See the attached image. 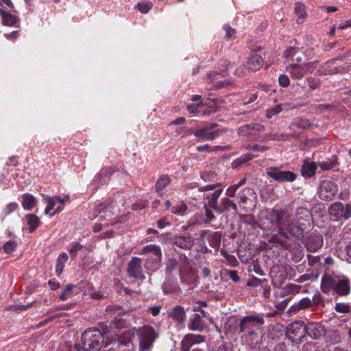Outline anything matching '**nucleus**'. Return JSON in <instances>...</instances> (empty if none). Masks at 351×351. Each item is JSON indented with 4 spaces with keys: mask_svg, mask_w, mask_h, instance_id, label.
I'll list each match as a JSON object with an SVG mask.
<instances>
[{
    "mask_svg": "<svg viewBox=\"0 0 351 351\" xmlns=\"http://www.w3.org/2000/svg\"><path fill=\"white\" fill-rule=\"evenodd\" d=\"M177 267V261L174 258H170L168 260L166 265V271L167 273H171Z\"/></svg>",
    "mask_w": 351,
    "mask_h": 351,
    "instance_id": "6e6d98bb",
    "label": "nucleus"
},
{
    "mask_svg": "<svg viewBox=\"0 0 351 351\" xmlns=\"http://www.w3.org/2000/svg\"><path fill=\"white\" fill-rule=\"evenodd\" d=\"M142 264V258L136 256L132 257L127 266L128 276L135 280H145V275Z\"/></svg>",
    "mask_w": 351,
    "mask_h": 351,
    "instance_id": "4468645a",
    "label": "nucleus"
},
{
    "mask_svg": "<svg viewBox=\"0 0 351 351\" xmlns=\"http://www.w3.org/2000/svg\"><path fill=\"white\" fill-rule=\"evenodd\" d=\"M138 351H151L159 333L151 326H143L137 331Z\"/></svg>",
    "mask_w": 351,
    "mask_h": 351,
    "instance_id": "423d86ee",
    "label": "nucleus"
},
{
    "mask_svg": "<svg viewBox=\"0 0 351 351\" xmlns=\"http://www.w3.org/2000/svg\"><path fill=\"white\" fill-rule=\"evenodd\" d=\"M335 309L337 312L341 313H348L350 312V306L345 303H336Z\"/></svg>",
    "mask_w": 351,
    "mask_h": 351,
    "instance_id": "49530a36",
    "label": "nucleus"
},
{
    "mask_svg": "<svg viewBox=\"0 0 351 351\" xmlns=\"http://www.w3.org/2000/svg\"><path fill=\"white\" fill-rule=\"evenodd\" d=\"M64 201V199L60 196L48 197L47 206L45 210V213L49 214L50 217H53L56 213L62 211V207L61 205L56 206L58 203L63 204Z\"/></svg>",
    "mask_w": 351,
    "mask_h": 351,
    "instance_id": "6ab92c4d",
    "label": "nucleus"
},
{
    "mask_svg": "<svg viewBox=\"0 0 351 351\" xmlns=\"http://www.w3.org/2000/svg\"><path fill=\"white\" fill-rule=\"evenodd\" d=\"M212 208L209 207L208 204H204L203 209L205 212L206 219L205 223H210L215 219V216L211 210Z\"/></svg>",
    "mask_w": 351,
    "mask_h": 351,
    "instance_id": "c03bdc74",
    "label": "nucleus"
},
{
    "mask_svg": "<svg viewBox=\"0 0 351 351\" xmlns=\"http://www.w3.org/2000/svg\"><path fill=\"white\" fill-rule=\"evenodd\" d=\"M337 192V185L331 180H325L321 182L319 197L321 199L328 202L333 199Z\"/></svg>",
    "mask_w": 351,
    "mask_h": 351,
    "instance_id": "2eb2a0df",
    "label": "nucleus"
},
{
    "mask_svg": "<svg viewBox=\"0 0 351 351\" xmlns=\"http://www.w3.org/2000/svg\"><path fill=\"white\" fill-rule=\"evenodd\" d=\"M23 220L26 225L28 226V230L30 233L34 232L40 224V220L39 217H38L35 214L32 213L27 214L25 216Z\"/></svg>",
    "mask_w": 351,
    "mask_h": 351,
    "instance_id": "7c9ffc66",
    "label": "nucleus"
},
{
    "mask_svg": "<svg viewBox=\"0 0 351 351\" xmlns=\"http://www.w3.org/2000/svg\"><path fill=\"white\" fill-rule=\"evenodd\" d=\"M187 208V206L185 204H180L176 206H173L171 208V212L173 214L182 215L184 214Z\"/></svg>",
    "mask_w": 351,
    "mask_h": 351,
    "instance_id": "09e8293b",
    "label": "nucleus"
},
{
    "mask_svg": "<svg viewBox=\"0 0 351 351\" xmlns=\"http://www.w3.org/2000/svg\"><path fill=\"white\" fill-rule=\"evenodd\" d=\"M269 215L271 221L266 226L265 228L267 229L272 227L274 222L278 226V229L285 228L293 220L290 212L286 208L272 209Z\"/></svg>",
    "mask_w": 351,
    "mask_h": 351,
    "instance_id": "9d476101",
    "label": "nucleus"
},
{
    "mask_svg": "<svg viewBox=\"0 0 351 351\" xmlns=\"http://www.w3.org/2000/svg\"><path fill=\"white\" fill-rule=\"evenodd\" d=\"M205 341V337L201 335L187 334L181 341V351H189L191 348L195 345L202 343Z\"/></svg>",
    "mask_w": 351,
    "mask_h": 351,
    "instance_id": "f3484780",
    "label": "nucleus"
},
{
    "mask_svg": "<svg viewBox=\"0 0 351 351\" xmlns=\"http://www.w3.org/2000/svg\"><path fill=\"white\" fill-rule=\"evenodd\" d=\"M295 14L298 16L296 22L297 23H302L304 22V20L307 16L306 11V6L300 3L297 2L295 4Z\"/></svg>",
    "mask_w": 351,
    "mask_h": 351,
    "instance_id": "72a5a7b5",
    "label": "nucleus"
},
{
    "mask_svg": "<svg viewBox=\"0 0 351 351\" xmlns=\"http://www.w3.org/2000/svg\"><path fill=\"white\" fill-rule=\"evenodd\" d=\"M250 149L252 152H264L269 149V147L266 145H254L251 147Z\"/></svg>",
    "mask_w": 351,
    "mask_h": 351,
    "instance_id": "0e129e2a",
    "label": "nucleus"
},
{
    "mask_svg": "<svg viewBox=\"0 0 351 351\" xmlns=\"http://www.w3.org/2000/svg\"><path fill=\"white\" fill-rule=\"evenodd\" d=\"M0 14L2 18L1 23L5 26H16V25L19 22V17L12 15L2 9H0Z\"/></svg>",
    "mask_w": 351,
    "mask_h": 351,
    "instance_id": "2f4dec72",
    "label": "nucleus"
},
{
    "mask_svg": "<svg viewBox=\"0 0 351 351\" xmlns=\"http://www.w3.org/2000/svg\"><path fill=\"white\" fill-rule=\"evenodd\" d=\"M317 165V167H319L323 171L333 169L338 165L337 157L333 156L327 160L319 162Z\"/></svg>",
    "mask_w": 351,
    "mask_h": 351,
    "instance_id": "473e14b6",
    "label": "nucleus"
},
{
    "mask_svg": "<svg viewBox=\"0 0 351 351\" xmlns=\"http://www.w3.org/2000/svg\"><path fill=\"white\" fill-rule=\"evenodd\" d=\"M304 335L313 339H318L325 333L324 326L321 322H308L304 327Z\"/></svg>",
    "mask_w": 351,
    "mask_h": 351,
    "instance_id": "dca6fc26",
    "label": "nucleus"
},
{
    "mask_svg": "<svg viewBox=\"0 0 351 351\" xmlns=\"http://www.w3.org/2000/svg\"><path fill=\"white\" fill-rule=\"evenodd\" d=\"M265 128L260 123H250L241 126L239 129V134L243 136H248L252 140L265 141L271 140H286L287 135L280 134V137H276V136H262L265 132Z\"/></svg>",
    "mask_w": 351,
    "mask_h": 351,
    "instance_id": "20e7f679",
    "label": "nucleus"
},
{
    "mask_svg": "<svg viewBox=\"0 0 351 351\" xmlns=\"http://www.w3.org/2000/svg\"><path fill=\"white\" fill-rule=\"evenodd\" d=\"M328 213L333 221H338L341 219L347 220L351 217V204L343 205L339 202H335L330 206Z\"/></svg>",
    "mask_w": 351,
    "mask_h": 351,
    "instance_id": "9b49d317",
    "label": "nucleus"
},
{
    "mask_svg": "<svg viewBox=\"0 0 351 351\" xmlns=\"http://www.w3.org/2000/svg\"><path fill=\"white\" fill-rule=\"evenodd\" d=\"M223 192V188H219L214 192L206 195L205 199L208 200L209 207L212 208L215 212L219 207L218 200Z\"/></svg>",
    "mask_w": 351,
    "mask_h": 351,
    "instance_id": "c85d7f7f",
    "label": "nucleus"
},
{
    "mask_svg": "<svg viewBox=\"0 0 351 351\" xmlns=\"http://www.w3.org/2000/svg\"><path fill=\"white\" fill-rule=\"evenodd\" d=\"M217 126L216 123L205 122L197 125L193 134L199 142L213 141L223 133V130L216 129Z\"/></svg>",
    "mask_w": 351,
    "mask_h": 351,
    "instance_id": "0eeeda50",
    "label": "nucleus"
},
{
    "mask_svg": "<svg viewBox=\"0 0 351 351\" xmlns=\"http://www.w3.org/2000/svg\"><path fill=\"white\" fill-rule=\"evenodd\" d=\"M170 226L171 223L169 221H166L165 219H160L156 222V226L160 230L164 229L166 227Z\"/></svg>",
    "mask_w": 351,
    "mask_h": 351,
    "instance_id": "e2e57ef3",
    "label": "nucleus"
},
{
    "mask_svg": "<svg viewBox=\"0 0 351 351\" xmlns=\"http://www.w3.org/2000/svg\"><path fill=\"white\" fill-rule=\"evenodd\" d=\"M267 176L278 182H293L297 175L289 170H282L280 167H272L267 169Z\"/></svg>",
    "mask_w": 351,
    "mask_h": 351,
    "instance_id": "ddd939ff",
    "label": "nucleus"
},
{
    "mask_svg": "<svg viewBox=\"0 0 351 351\" xmlns=\"http://www.w3.org/2000/svg\"><path fill=\"white\" fill-rule=\"evenodd\" d=\"M68 259L69 256L65 252H62L58 256L56 265V273L57 276H60L64 268L65 263L68 261Z\"/></svg>",
    "mask_w": 351,
    "mask_h": 351,
    "instance_id": "c9c22d12",
    "label": "nucleus"
},
{
    "mask_svg": "<svg viewBox=\"0 0 351 351\" xmlns=\"http://www.w3.org/2000/svg\"><path fill=\"white\" fill-rule=\"evenodd\" d=\"M188 328L193 331L202 332L205 329V322L199 314L195 313L188 324Z\"/></svg>",
    "mask_w": 351,
    "mask_h": 351,
    "instance_id": "cd10ccee",
    "label": "nucleus"
},
{
    "mask_svg": "<svg viewBox=\"0 0 351 351\" xmlns=\"http://www.w3.org/2000/svg\"><path fill=\"white\" fill-rule=\"evenodd\" d=\"M311 301L313 302V305L318 306L323 302V298L321 294H315Z\"/></svg>",
    "mask_w": 351,
    "mask_h": 351,
    "instance_id": "338daca9",
    "label": "nucleus"
},
{
    "mask_svg": "<svg viewBox=\"0 0 351 351\" xmlns=\"http://www.w3.org/2000/svg\"><path fill=\"white\" fill-rule=\"evenodd\" d=\"M293 220L304 222L308 226L312 220V216L308 209L304 207H298L295 210Z\"/></svg>",
    "mask_w": 351,
    "mask_h": 351,
    "instance_id": "b1692460",
    "label": "nucleus"
},
{
    "mask_svg": "<svg viewBox=\"0 0 351 351\" xmlns=\"http://www.w3.org/2000/svg\"><path fill=\"white\" fill-rule=\"evenodd\" d=\"M162 289L164 292L172 293L177 292L178 287L177 285L173 284V282H171L170 280H168L163 284Z\"/></svg>",
    "mask_w": 351,
    "mask_h": 351,
    "instance_id": "a19ab883",
    "label": "nucleus"
},
{
    "mask_svg": "<svg viewBox=\"0 0 351 351\" xmlns=\"http://www.w3.org/2000/svg\"><path fill=\"white\" fill-rule=\"evenodd\" d=\"M282 110V104H278L275 107L267 110V117L270 119L273 116L278 114Z\"/></svg>",
    "mask_w": 351,
    "mask_h": 351,
    "instance_id": "603ef678",
    "label": "nucleus"
},
{
    "mask_svg": "<svg viewBox=\"0 0 351 351\" xmlns=\"http://www.w3.org/2000/svg\"><path fill=\"white\" fill-rule=\"evenodd\" d=\"M315 62H308L303 64H290L287 66L286 71L289 73L293 80H300L308 72L312 73L315 68Z\"/></svg>",
    "mask_w": 351,
    "mask_h": 351,
    "instance_id": "f8f14e48",
    "label": "nucleus"
},
{
    "mask_svg": "<svg viewBox=\"0 0 351 351\" xmlns=\"http://www.w3.org/2000/svg\"><path fill=\"white\" fill-rule=\"evenodd\" d=\"M83 351H99L104 343L103 333L96 328H88L81 337Z\"/></svg>",
    "mask_w": 351,
    "mask_h": 351,
    "instance_id": "39448f33",
    "label": "nucleus"
},
{
    "mask_svg": "<svg viewBox=\"0 0 351 351\" xmlns=\"http://www.w3.org/2000/svg\"><path fill=\"white\" fill-rule=\"evenodd\" d=\"M75 286L73 285L68 284L66 285L63 292L60 295V299L62 301L68 300L72 295L73 289Z\"/></svg>",
    "mask_w": 351,
    "mask_h": 351,
    "instance_id": "79ce46f5",
    "label": "nucleus"
},
{
    "mask_svg": "<svg viewBox=\"0 0 351 351\" xmlns=\"http://www.w3.org/2000/svg\"><path fill=\"white\" fill-rule=\"evenodd\" d=\"M226 274L234 282H237L240 280V277L236 270H228Z\"/></svg>",
    "mask_w": 351,
    "mask_h": 351,
    "instance_id": "bf43d9fd",
    "label": "nucleus"
},
{
    "mask_svg": "<svg viewBox=\"0 0 351 351\" xmlns=\"http://www.w3.org/2000/svg\"><path fill=\"white\" fill-rule=\"evenodd\" d=\"M162 306L160 305L149 307L147 309V313H150L153 316L156 317L159 315Z\"/></svg>",
    "mask_w": 351,
    "mask_h": 351,
    "instance_id": "69168bd1",
    "label": "nucleus"
},
{
    "mask_svg": "<svg viewBox=\"0 0 351 351\" xmlns=\"http://www.w3.org/2000/svg\"><path fill=\"white\" fill-rule=\"evenodd\" d=\"M323 237L317 234H312L306 241L305 246L308 251L315 252L323 245Z\"/></svg>",
    "mask_w": 351,
    "mask_h": 351,
    "instance_id": "4be33fe9",
    "label": "nucleus"
},
{
    "mask_svg": "<svg viewBox=\"0 0 351 351\" xmlns=\"http://www.w3.org/2000/svg\"><path fill=\"white\" fill-rule=\"evenodd\" d=\"M36 199L31 194L25 193L22 196V206L25 210H31L36 206Z\"/></svg>",
    "mask_w": 351,
    "mask_h": 351,
    "instance_id": "f704fd0d",
    "label": "nucleus"
},
{
    "mask_svg": "<svg viewBox=\"0 0 351 351\" xmlns=\"http://www.w3.org/2000/svg\"><path fill=\"white\" fill-rule=\"evenodd\" d=\"M173 245L184 250H189L194 244V239L189 234L176 236L171 239Z\"/></svg>",
    "mask_w": 351,
    "mask_h": 351,
    "instance_id": "aec40b11",
    "label": "nucleus"
},
{
    "mask_svg": "<svg viewBox=\"0 0 351 351\" xmlns=\"http://www.w3.org/2000/svg\"><path fill=\"white\" fill-rule=\"evenodd\" d=\"M268 241L271 243L279 245L282 248L287 249L289 247L287 242L285 240L281 239L278 234L271 235Z\"/></svg>",
    "mask_w": 351,
    "mask_h": 351,
    "instance_id": "58836bf2",
    "label": "nucleus"
},
{
    "mask_svg": "<svg viewBox=\"0 0 351 351\" xmlns=\"http://www.w3.org/2000/svg\"><path fill=\"white\" fill-rule=\"evenodd\" d=\"M114 171V168L112 167H107V168H105L102 170V171L99 173L97 176L95 177L94 178V181L95 182H97V180L101 176L102 174H106V175H112Z\"/></svg>",
    "mask_w": 351,
    "mask_h": 351,
    "instance_id": "680f3d73",
    "label": "nucleus"
},
{
    "mask_svg": "<svg viewBox=\"0 0 351 351\" xmlns=\"http://www.w3.org/2000/svg\"><path fill=\"white\" fill-rule=\"evenodd\" d=\"M267 282V279H259L256 277H253L247 282V286L256 287L260 286L263 282Z\"/></svg>",
    "mask_w": 351,
    "mask_h": 351,
    "instance_id": "864d4df0",
    "label": "nucleus"
},
{
    "mask_svg": "<svg viewBox=\"0 0 351 351\" xmlns=\"http://www.w3.org/2000/svg\"><path fill=\"white\" fill-rule=\"evenodd\" d=\"M278 82L280 86L285 88L289 86L290 80L288 75L285 74H281L279 76Z\"/></svg>",
    "mask_w": 351,
    "mask_h": 351,
    "instance_id": "4d7b16f0",
    "label": "nucleus"
},
{
    "mask_svg": "<svg viewBox=\"0 0 351 351\" xmlns=\"http://www.w3.org/2000/svg\"><path fill=\"white\" fill-rule=\"evenodd\" d=\"M223 256L227 259L231 266L237 267L239 265V263L234 256L227 254L223 255Z\"/></svg>",
    "mask_w": 351,
    "mask_h": 351,
    "instance_id": "052dcab7",
    "label": "nucleus"
},
{
    "mask_svg": "<svg viewBox=\"0 0 351 351\" xmlns=\"http://www.w3.org/2000/svg\"><path fill=\"white\" fill-rule=\"evenodd\" d=\"M129 343V341L123 340L121 338H118L112 341L110 344L111 347L108 348L106 351H123L121 350V348L124 346H127Z\"/></svg>",
    "mask_w": 351,
    "mask_h": 351,
    "instance_id": "e433bc0d",
    "label": "nucleus"
},
{
    "mask_svg": "<svg viewBox=\"0 0 351 351\" xmlns=\"http://www.w3.org/2000/svg\"><path fill=\"white\" fill-rule=\"evenodd\" d=\"M83 248V245L77 242H73L69 249L70 258L72 261L75 260L77 253Z\"/></svg>",
    "mask_w": 351,
    "mask_h": 351,
    "instance_id": "4c0bfd02",
    "label": "nucleus"
},
{
    "mask_svg": "<svg viewBox=\"0 0 351 351\" xmlns=\"http://www.w3.org/2000/svg\"><path fill=\"white\" fill-rule=\"evenodd\" d=\"M317 168L316 162L304 160L300 170L302 176L305 178H310L315 175Z\"/></svg>",
    "mask_w": 351,
    "mask_h": 351,
    "instance_id": "c756f323",
    "label": "nucleus"
},
{
    "mask_svg": "<svg viewBox=\"0 0 351 351\" xmlns=\"http://www.w3.org/2000/svg\"><path fill=\"white\" fill-rule=\"evenodd\" d=\"M169 316L176 323L182 324L186 317V311L182 306L176 305L169 312Z\"/></svg>",
    "mask_w": 351,
    "mask_h": 351,
    "instance_id": "a878e982",
    "label": "nucleus"
},
{
    "mask_svg": "<svg viewBox=\"0 0 351 351\" xmlns=\"http://www.w3.org/2000/svg\"><path fill=\"white\" fill-rule=\"evenodd\" d=\"M321 291L328 294L333 291L339 296L348 295L351 290L349 279L346 276H334L324 274L321 279Z\"/></svg>",
    "mask_w": 351,
    "mask_h": 351,
    "instance_id": "f03ea898",
    "label": "nucleus"
},
{
    "mask_svg": "<svg viewBox=\"0 0 351 351\" xmlns=\"http://www.w3.org/2000/svg\"><path fill=\"white\" fill-rule=\"evenodd\" d=\"M224 29L226 31L225 37L228 39L233 38L235 35V30L232 28L229 25H224Z\"/></svg>",
    "mask_w": 351,
    "mask_h": 351,
    "instance_id": "13d9d810",
    "label": "nucleus"
},
{
    "mask_svg": "<svg viewBox=\"0 0 351 351\" xmlns=\"http://www.w3.org/2000/svg\"><path fill=\"white\" fill-rule=\"evenodd\" d=\"M230 62L226 60H220L218 63V71H213L208 74V77L210 81L217 79V76L225 77L228 73Z\"/></svg>",
    "mask_w": 351,
    "mask_h": 351,
    "instance_id": "5701e85b",
    "label": "nucleus"
},
{
    "mask_svg": "<svg viewBox=\"0 0 351 351\" xmlns=\"http://www.w3.org/2000/svg\"><path fill=\"white\" fill-rule=\"evenodd\" d=\"M200 178L204 182H208L215 180V179L217 178V173L213 171H203L200 174Z\"/></svg>",
    "mask_w": 351,
    "mask_h": 351,
    "instance_id": "a18cd8bd",
    "label": "nucleus"
},
{
    "mask_svg": "<svg viewBox=\"0 0 351 351\" xmlns=\"http://www.w3.org/2000/svg\"><path fill=\"white\" fill-rule=\"evenodd\" d=\"M263 60L258 54H251L247 60V71L254 72L258 71L263 66Z\"/></svg>",
    "mask_w": 351,
    "mask_h": 351,
    "instance_id": "bb28decb",
    "label": "nucleus"
},
{
    "mask_svg": "<svg viewBox=\"0 0 351 351\" xmlns=\"http://www.w3.org/2000/svg\"><path fill=\"white\" fill-rule=\"evenodd\" d=\"M306 226L304 222L293 220L285 228H278V234L285 239L300 240L304 237Z\"/></svg>",
    "mask_w": 351,
    "mask_h": 351,
    "instance_id": "1a4fd4ad",
    "label": "nucleus"
},
{
    "mask_svg": "<svg viewBox=\"0 0 351 351\" xmlns=\"http://www.w3.org/2000/svg\"><path fill=\"white\" fill-rule=\"evenodd\" d=\"M136 253L138 255L149 254L144 263V267L149 275L155 273L160 267L162 252L159 245L155 244L147 245Z\"/></svg>",
    "mask_w": 351,
    "mask_h": 351,
    "instance_id": "7ed1b4c3",
    "label": "nucleus"
},
{
    "mask_svg": "<svg viewBox=\"0 0 351 351\" xmlns=\"http://www.w3.org/2000/svg\"><path fill=\"white\" fill-rule=\"evenodd\" d=\"M307 83L309 88L312 90L317 89L320 86V80L315 77H308L307 79Z\"/></svg>",
    "mask_w": 351,
    "mask_h": 351,
    "instance_id": "5fc2aeb1",
    "label": "nucleus"
},
{
    "mask_svg": "<svg viewBox=\"0 0 351 351\" xmlns=\"http://www.w3.org/2000/svg\"><path fill=\"white\" fill-rule=\"evenodd\" d=\"M153 4L150 1L147 2H140L138 3L135 8L137 10L141 12V13L146 14L152 8Z\"/></svg>",
    "mask_w": 351,
    "mask_h": 351,
    "instance_id": "ea45409f",
    "label": "nucleus"
},
{
    "mask_svg": "<svg viewBox=\"0 0 351 351\" xmlns=\"http://www.w3.org/2000/svg\"><path fill=\"white\" fill-rule=\"evenodd\" d=\"M237 202L240 208L244 212H251L256 207V193L253 189L245 187L239 191L237 194Z\"/></svg>",
    "mask_w": 351,
    "mask_h": 351,
    "instance_id": "6e6552de",
    "label": "nucleus"
},
{
    "mask_svg": "<svg viewBox=\"0 0 351 351\" xmlns=\"http://www.w3.org/2000/svg\"><path fill=\"white\" fill-rule=\"evenodd\" d=\"M171 179L167 175H161L155 184V190L160 197L166 193V188L170 184Z\"/></svg>",
    "mask_w": 351,
    "mask_h": 351,
    "instance_id": "393cba45",
    "label": "nucleus"
},
{
    "mask_svg": "<svg viewBox=\"0 0 351 351\" xmlns=\"http://www.w3.org/2000/svg\"><path fill=\"white\" fill-rule=\"evenodd\" d=\"M265 324L263 316L250 315L242 317L239 322V332L242 333L241 338L250 348H256L261 339L258 331Z\"/></svg>",
    "mask_w": 351,
    "mask_h": 351,
    "instance_id": "f257e3e1",
    "label": "nucleus"
},
{
    "mask_svg": "<svg viewBox=\"0 0 351 351\" xmlns=\"http://www.w3.org/2000/svg\"><path fill=\"white\" fill-rule=\"evenodd\" d=\"M313 306V302L309 298H303L298 302V306L301 308V309H306L311 307Z\"/></svg>",
    "mask_w": 351,
    "mask_h": 351,
    "instance_id": "3c124183",
    "label": "nucleus"
},
{
    "mask_svg": "<svg viewBox=\"0 0 351 351\" xmlns=\"http://www.w3.org/2000/svg\"><path fill=\"white\" fill-rule=\"evenodd\" d=\"M304 322L302 320H295L288 325L287 332L289 335V339L291 341H294L295 337L301 338L305 336L304 331Z\"/></svg>",
    "mask_w": 351,
    "mask_h": 351,
    "instance_id": "a211bd4d",
    "label": "nucleus"
},
{
    "mask_svg": "<svg viewBox=\"0 0 351 351\" xmlns=\"http://www.w3.org/2000/svg\"><path fill=\"white\" fill-rule=\"evenodd\" d=\"M19 208V205L16 202H10L2 210V215L5 217Z\"/></svg>",
    "mask_w": 351,
    "mask_h": 351,
    "instance_id": "37998d69",
    "label": "nucleus"
},
{
    "mask_svg": "<svg viewBox=\"0 0 351 351\" xmlns=\"http://www.w3.org/2000/svg\"><path fill=\"white\" fill-rule=\"evenodd\" d=\"M337 27L339 29H345L348 27H351V20L341 21Z\"/></svg>",
    "mask_w": 351,
    "mask_h": 351,
    "instance_id": "774afa93",
    "label": "nucleus"
},
{
    "mask_svg": "<svg viewBox=\"0 0 351 351\" xmlns=\"http://www.w3.org/2000/svg\"><path fill=\"white\" fill-rule=\"evenodd\" d=\"M222 184L219 182L215 183V184H207L204 186H202L199 188V191L203 192V191H215L216 189L219 188H222Z\"/></svg>",
    "mask_w": 351,
    "mask_h": 351,
    "instance_id": "8fccbe9b",
    "label": "nucleus"
},
{
    "mask_svg": "<svg viewBox=\"0 0 351 351\" xmlns=\"http://www.w3.org/2000/svg\"><path fill=\"white\" fill-rule=\"evenodd\" d=\"M17 246V243L15 241L10 240L3 245V250L6 254L12 253Z\"/></svg>",
    "mask_w": 351,
    "mask_h": 351,
    "instance_id": "de8ad7c7",
    "label": "nucleus"
},
{
    "mask_svg": "<svg viewBox=\"0 0 351 351\" xmlns=\"http://www.w3.org/2000/svg\"><path fill=\"white\" fill-rule=\"evenodd\" d=\"M224 212H230L233 214L238 213L237 204L228 197L221 199L220 205L216 210V213L218 214H221Z\"/></svg>",
    "mask_w": 351,
    "mask_h": 351,
    "instance_id": "412c9836",
    "label": "nucleus"
}]
</instances>
